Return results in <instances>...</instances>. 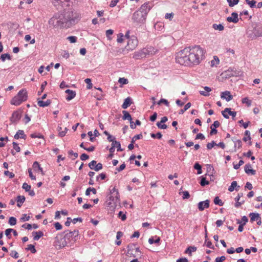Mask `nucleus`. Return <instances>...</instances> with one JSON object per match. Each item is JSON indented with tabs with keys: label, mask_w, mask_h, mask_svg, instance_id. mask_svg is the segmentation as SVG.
Returning a JSON list of instances; mask_svg holds the SVG:
<instances>
[{
	"label": "nucleus",
	"mask_w": 262,
	"mask_h": 262,
	"mask_svg": "<svg viewBox=\"0 0 262 262\" xmlns=\"http://www.w3.org/2000/svg\"><path fill=\"white\" fill-rule=\"evenodd\" d=\"M76 18L71 11H64L55 14L49 20L50 25L54 28H69L75 23Z\"/></svg>",
	"instance_id": "obj_2"
},
{
	"label": "nucleus",
	"mask_w": 262,
	"mask_h": 262,
	"mask_svg": "<svg viewBox=\"0 0 262 262\" xmlns=\"http://www.w3.org/2000/svg\"><path fill=\"white\" fill-rule=\"evenodd\" d=\"M33 169L36 172L40 171L43 174V171L42 168L40 167V165H33Z\"/></svg>",
	"instance_id": "obj_41"
},
{
	"label": "nucleus",
	"mask_w": 262,
	"mask_h": 262,
	"mask_svg": "<svg viewBox=\"0 0 262 262\" xmlns=\"http://www.w3.org/2000/svg\"><path fill=\"white\" fill-rule=\"evenodd\" d=\"M132 103V99L130 97H128L126 98L122 105V107L124 109L127 108L128 106H129Z\"/></svg>",
	"instance_id": "obj_16"
},
{
	"label": "nucleus",
	"mask_w": 262,
	"mask_h": 262,
	"mask_svg": "<svg viewBox=\"0 0 262 262\" xmlns=\"http://www.w3.org/2000/svg\"><path fill=\"white\" fill-rule=\"evenodd\" d=\"M146 18V16L144 15L142 12L139 10L136 11L132 16V19L133 21L137 24L144 23L145 21Z\"/></svg>",
	"instance_id": "obj_3"
},
{
	"label": "nucleus",
	"mask_w": 262,
	"mask_h": 262,
	"mask_svg": "<svg viewBox=\"0 0 262 262\" xmlns=\"http://www.w3.org/2000/svg\"><path fill=\"white\" fill-rule=\"evenodd\" d=\"M196 250V247L194 246H189L185 250V253H187L189 255H191L192 252H194Z\"/></svg>",
	"instance_id": "obj_25"
},
{
	"label": "nucleus",
	"mask_w": 262,
	"mask_h": 262,
	"mask_svg": "<svg viewBox=\"0 0 262 262\" xmlns=\"http://www.w3.org/2000/svg\"><path fill=\"white\" fill-rule=\"evenodd\" d=\"M7 58L9 60L11 59V57L8 53L3 54L1 55L0 59L3 61H4Z\"/></svg>",
	"instance_id": "obj_31"
},
{
	"label": "nucleus",
	"mask_w": 262,
	"mask_h": 262,
	"mask_svg": "<svg viewBox=\"0 0 262 262\" xmlns=\"http://www.w3.org/2000/svg\"><path fill=\"white\" fill-rule=\"evenodd\" d=\"M114 146L112 144V147L110 148L109 150L110 152V154L107 156V159H112L113 156V153L115 151Z\"/></svg>",
	"instance_id": "obj_46"
},
{
	"label": "nucleus",
	"mask_w": 262,
	"mask_h": 262,
	"mask_svg": "<svg viewBox=\"0 0 262 262\" xmlns=\"http://www.w3.org/2000/svg\"><path fill=\"white\" fill-rule=\"evenodd\" d=\"M26 249L27 250H30L32 253H35L36 252L35 247L33 245H28Z\"/></svg>",
	"instance_id": "obj_45"
},
{
	"label": "nucleus",
	"mask_w": 262,
	"mask_h": 262,
	"mask_svg": "<svg viewBox=\"0 0 262 262\" xmlns=\"http://www.w3.org/2000/svg\"><path fill=\"white\" fill-rule=\"evenodd\" d=\"M221 97L222 99H225L227 101H229L233 99V96L231 95L229 91H226L221 93Z\"/></svg>",
	"instance_id": "obj_9"
},
{
	"label": "nucleus",
	"mask_w": 262,
	"mask_h": 262,
	"mask_svg": "<svg viewBox=\"0 0 262 262\" xmlns=\"http://www.w3.org/2000/svg\"><path fill=\"white\" fill-rule=\"evenodd\" d=\"M51 103V101L49 99L46 101L41 100H38L37 104L40 107H45L49 106Z\"/></svg>",
	"instance_id": "obj_19"
},
{
	"label": "nucleus",
	"mask_w": 262,
	"mask_h": 262,
	"mask_svg": "<svg viewBox=\"0 0 262 262\" xmlns=\"http://www.w3.org/2000/svg\"><path fill=\"white\" fill-rule=\"evenodd\" d=\"M60 55L63 58H64L66 59L68 58L70 56L68 52L64 50L61 51V52H60Z\"/></svg>",
	"instance_id": "obj_42"
},
{
	"label": "nucleus",
	"mask_w": 262,
	"mask_h": 262,
	"mask_svg": "<svg viewBox=\"0 0 262 262\" xmlns=\"http://www.w3.org/2000/svg\"><path fill=\"white\" fill-rule=\"evenodd\" d=\"M226 259V257L224 256H222L221 257H217L215 259V262H223Z\"/></svg>",
	"instance_id": "obj_59"
},
{
	"label": "nucleus",
	"mask_w": 262,
	"mask_h": 262,
	"mask_svg": "<svg viewBox=\"0 0 262 262\" xmlns=\"http://www.w3.org/2000/svg\"><path fill=\"white\" fill-rule=\"evenodd\" d=\"M181 193H183V199L184 200L188 199L189 198L190 194H189V192L188 191H182V192L180 191L179 192L180 194H181Z\"/></svg>",
	"instance_id": "obj_37"
},
{
	"label": "nucleus",
	"mask_w": 262,
	"mask_h": 262,
	"mask_svg": "<svg viewBox=\"0 0 262 262\" xmlns=\"http://www.w3.org/2000/svg\"><path fill=\"white\" fill-rule=\"evenodd\" d=\"M102 165H89L91 169H94L96 171H98L102 168Z\"/></svg>",
	"instance_id": "obj_26"
},
{
	"label": "nucleus",
	"mask_w": 262,
	"mask_h": 262,
	"mask_svg": "<svg viewBox=\"0 0 262 262\" xmlns=\"http://www.w3.org/2000/svg\"><path fill=\"white\" fill-rule=\"evenodd\" d=\"M245 2L250 8H254L256 7V2L255 0H245Z\"/></svg>",
	"instance_id": "obj_27"
},
{
	"label": "nucleus",
	"mask_w": 262,
	"mask_h": 262,
	"mask_svg": "<svg viewBox=\"0 0 262 262\" xmlns=\"http://www.w3.org/2000/svg\"><path fill=\"white\" fill-rule=\"evenodd\" d=\"M85 82L87 84V89H90L92 88L93 84L91 82V79L86 78L84 80Z\"/></svg>",
	"instance_id": "obj_39"
},
{
	"label": "nucleus",
	"mask_w": 262,
	"mask_h": 262,
	"mask_svg": "<svg viewBox=\"0 0 262 262\" xmlns=\"http://www.w3.org/2000/svg\"><path fill=\"white\" fill-rule=\"evenodd\" d=\"M118 217H120L122 221H125L126 219V216L125 214L123 213L122 211H120L118 213Z\"/></svg>",
	"instance_id": "obj_57"
},
{
	"label": "nucleus",
	"mask_w": 262,
	"mask_h": 262,
	"mask_svg": "<svg viewBox=\"0 0 262 262\" xmlns=\"http://www.w3.org/2000/svg\"><path fill=\"white\" fill-rule=\"evenodd\" d=\"M259 214L258 213H250L249 214L250 222L252 223L254 221H257L258 217H259Z\"/></svg>",
	"instance_id": "obj_20"
},
{
	"label": "nucleus",
	"mask_w": 262,
	"mask_h": 262,
	"mask_svg": "<svg viewBox=\"0 0 262 262\" xmlns=\"http://www.w3.org/2000/svg\"><path fill=\"white\" fill-rule=\"evenodd\" d=\"M22 102H23V101L22 100H21V99L20 98V97L17 94L11 100V104H13V105H18Z\"/></svg>",
	"instance_id": "obj_15"
},
{
	"label": "nucleus",
	"mask_w": 262,
	"mask_h": 262,
	"mask_svg": "<svg viewBox=\"0 0 262 262\" xmlns=\"http://www.w3.org/2000/svg\"><path fill=\"white\" fill-rule=\"evenodd\" d=\"M69 244V242L67 241L64 236L61 237V235H60V237L59 238V236L57 235L56 237L55 246L57 249H61L66 246H68Z\"/></svg>",
	"instance_id": "obj_4"
},
{
	"label": "nucleus",
	"mask_w": 262,
	"mask_h": 262,
	"mask_svg": "<svg viewBox=\"0 0 262 262\" xmlns=\"http://www.w3.org/2000/svg\"><path fill=\"white\" fill-rule=\"evenodd\" d=\"M242 141L240 140H237L235 143H234V147L239 148L242 146Z\"/></svg>",
	"instance_id": "obj_56"
},
{
	"label": "nucleus",
	"mask_w": 262,
	"mask_h": 262,
	"mask_svg": "<svg viewBox=\"0 0 262 262\" xmlns=\"http://www.w3.org/2000/svg\"><path fill=\"white\" fill-rule=\"evenodd\" d=\"M156 125L160 129H166L167 127V126L166 124H162V123L159 122H158Z\"/></svg>",
	"instance_id": "obj_54"
},
{
	"label": "nucleus",
	"mask_w": 262,
	"mask_h": 262,
	"mask_svg": "<svg viewBox=\"0 0 262 262\" xmlns=\"http://www.w3.org/2000/svg\"><path fill=\"white\" fill-rule=\"evenodd\" d=\"M18 95L20 97L21 100L23 101H25L27 100V93L25 90L23 89L19 91V92L18 93Z\"/></svg>",
	"instance_id": "obj_14"
},
{
	"label": "nucleus",
	"mask_w": 262,
	"mask_h": 262,
	"mask_svg": "<svg viewBox=\"0 0 262 262\" xmlns=\"http://www.w3.org/2000/svg\"><path fill=\"white\" fill-rule=\"evenodd\" d=\"M200 184L202 186H204L206 185L209 184V182L208 181H206L205 178L201 177Z\"/></svg>",
	"instance_id": "obj_43"
},
{
	"label": "nucleus",
	"mask_w": 262,
	"mask_h": 262,
	"mask_svg": "<svg viewBox=\"0 0 262 262\" xmlns=\"http://www.w3.org/2000/svg\"><path fill=\"white\" fill-rule=\"evenodd\" d=\"M30 217L29 216H27V214H24L23 215L22 217L20 218V220L23 222H25L29 221Z\"/></svg>",
	"instance_id": "obj_60"
},
{
	"label": "nucleus",
	"mask_w": 262,
	"mask_h": 262,
	"mask_svg": "<svg viewBox=\"0 0 262 262\" xmlns=\"http://www.w3.org/2000/svg\"><path fill=\"white\" fill-rule=\"evenodd\" d=\"M214 203L216 205H218L220 206H222L223 205L224 203L222 202V200L220 199L219 197L216 196L214 199Z\"/></svg>",
	"instance_id": "obj_32"
},
{
	"label": "nucleus",
	"mask_w": 262,
	"mask_h": 262,
	"mask_svg": "<svg viewBox=\"0 0 262 262\" xmlns=\"http://www.w3.org/2000/svg\"><path fill=\"white\" fill-rule=\"evenodd\" d=\"M65 92L68 94V96L66 97V99L68 101H70L73 99L76 96V92L73 90L69 89L67 90Z\"/></svg>",
	"instance_id": "obj_13"
},
{
	"label": "nucleus",
	"mask_w": 262,
	"mask_h": 262,
	"mask_svg": "<svg viewBox=\"0 0 262 262\" xmlns=\"http://www.w3.org/2000/svg\"><path fill=\"white\" fill-rule=\"evenodd\" d=\"M47 81H44L41 85V88H40V91H39L38 92V95H40L41 94V93L43 91L44 89H45V86L47 85Z\"/></svg>",
	"instance_id": "obj_49"
},
{
	"label": "nucleus",
	"mask_w": 262,
	"mask_h": 262,
	"mask_svg": "<svg viewBox=\"0 0 262 262\" xmlns=\"http://www.w3.org/2000/svg\"><path fill=\"white\" fill-rule=\"evenodd\" d=\"M90 191H92V192L94 193V194H96L97 193V191H96V189L94 188H91V187H89L86 190V191H85V195H89L90 194Z\"/></svg>",
	"instance_id": "obj_35"
},
{
	"label": "nucleus",
	"mask_w": 262,
	"mask_h": 262,
	"mask_svg": "<svg viewBox=\"0 0 262 262\" xmlns=\"http://www.w3.org/2000/svg\"><path fill=\"white\" fill-rule=\"evenodd\" d=\"M8 140V137H1L0 138V141L1 142H0V147H2L5 146V143H3L4 141Z\"/></svg>",
	"instance_id": "obj_58"
},
{
	"label": "nucleus",
	"mask_w": 262,
	"mask_h": 262,
	"mask_svg": "<svg viewBox=\"0 0 262 262\" xmlns=\"http://www.w3.org/2000/svg\"><path fill=\"white\" fill-rule=\"evenodd\" d=\"M13 148L16 150V152H19L20 151V147L18 146V144L15 142H13Z\"/></svg>",
	"instance_id": "obj_61"
},
{
	"label": "nucleus",
	"mask_w": 262,
	"mask_h": 262,
	"mask_svg": "<svg viewBox=\"0 0 262 262\" xmlns=\"http://www.w3.org/2000/svg\"><path fill=\"white\" fill-rule=\"evenodd\" d=\"M122 113L123 114V116L122 117L123 120H128V121H129V122L132 120V116L128 112L126 111H123Z\"/></svg>",
	"instance_id": "obj_23"
},
{
	"label": "nucleus",
	"mask_w": 262,
	"mask_h": 262,
	"mask_svg": "<svg viewBox=\"0 0 262 262\" xmlns=\"http://www.w3.org/2000/svg\"><path fill=\"white\" fill-rule=\"evenodd\" d=\"M191 105V104L190 102L187 103L184 106V108L183 109H181L179 114H183L186 111H187L189 108L190 107Z\"/></svg>",
	"instance_id": "obj_29"
},
{
	"label": "nucleus",
	"mask_w": 262,
	"mask_h": 262,
	"mask_svg": "<svg viewBox=\"0 0 262 262\" xmlns=\"http://www.w3.org/2000/svg\"><path fill=\"white\" fill-rule=\"evenodd\" d=\"M32 234L34 235L33 239L34 241H38L41 237L43 235V233L42 231H33Z\"/></svg>",
	"instance_id": "obj_18"
},
{
	"label": "nucleus",
	"mask_w": 262,
	"mask_h": 262,
	"mask_svg": "<svg viewBox=\"0 0 262 262\" xmlns=\"http://www.w3.org/2000/svg\"><path fill=\"white\" fill-rule=\"evenodd\" d=\"M227 20L228 22L237 23L239 20L238 18V14L236 12H232L231 14V16L228 17L227 18Z\"/></svg>",
	"instance_id": "obj_11"
},
{
	"label": "nucleus",
	"mask_w": 262,
	"mask_h": 262,
	"mask_svg": "<svg viewBox=\"0 0 262 262\" xmlns=\"http://www.w3.org/2000/svg\"><path fill=\"white\" fill-rule=\"evenodd\" d=\"M220 125V122L218 121H215L211 125L210 128L211 131L210 132V135H213L216 134L217 133V130L216 129L217 127H219Z\"/></svg>",
	"instance_id": "obj_8"
},
{
	"label": "nucleus",
	"mask_w": 262,
	"mask_h": 262,
	"mask_svg": "<svg viewBox=\"0 0 262 262\" xmlns=\"http://www.w3.org/2000/svg\"><path fill=\"white\" fill-rule=\"evenodd\" d=\"M194 168L198 170V174H201L202 173L201 165H194Z\"/></svg>",
	"instance_id": "obj_55"
},
{
	"label": "nucleus",
	"mask_w": 262,
	"mask_h": 262,
	"mask_svg": "<svg viewBox=\"0 0 262 262\" xmlns=\"http://www.w3.org/2000/svg\"><path fill=\"white\" fill-rule=\"evenodd\" d=\"M64 237L67 241L69 242L70 243H73L76 239L74 238L73 236L71 235V233L68 232L64 235Z\"/></svg>",
	"instance_id": "obj_24"
},
{
	"label": "nucleus",
	"mask_w": 262,
	"mask_h": 262,
	"mask_svg": "<svg viewBox=\"0 0 262 262\" xmlns=\"http://www.w3.org/2000/svg\"><path fill=\"white\" fill-rule=\"evenodd\" d=\"M4 174L6 176H9L10 178H13L14 177V174L9 171H5Z\"/></svg>",
	"instance_id": "obj_62"
},
{
	"label": "nucleus",
	"mask_w": 262,
	"mask_h": 262,
	"mask_svg": "<svg viewBox=\"0 0 262 262\" xmlns=\"http://www.w3.org/2000/svg\"><path fill=\"white\" fill-rule=\"evenodd\" d=\"M237 185L236 181H233L231 183V185L228 188V190L230 192H232L235 189V188L237 186Z\"/></svg>",
	"instance_id": "obj_33"
},
{
	"label": "nucleus",
	"mask_w": 262,
	"mask_h": 262,
	"mask_svg": "<svg viewBox=\"0 0 262 262\" xmlns=\"http://www.w3.org/2000/svg\"><path fill=\"white\" fill-rule=\"evenodd\" d=\"M205 51L200 46L186 47L177 53V61L182 65L198 64L204 58Z\"/></svg>",
	"instance_id": "obj_1"
},
{
	"label": "nucleus",
	"mask_w": 262,
	"mask_h": 262,
	"mask_svg": "<svg viewBox=\"0 0 262 262\" xmlns=\"http://www.w3.org/2000/svg\"><path fill=\"white\" fill-rule=\"evenodd\" d=\"M138 41L135 36H132L127 41L128 49L133 50L138 45Z\"/></svg>",
	"instance_id": "obj_6"
},
{
	"label": "nucleus",
	"mask_w": 262,
	"mask_h": 262,
	"mask_svg": "<svg viewBox=\"0 0 262 262\" xmlns=\"http://www.w3.org/2000/svg\"><path fill=\"white\" fill-rule=\"evenodd\" d=\"M209 207V201L207 200L205 201L200 202L198 204V208L200 211H203L205 208H208Z\"/></svg>",
	"instance_id": "obj_10"
},
{
	"label": "nucleus",
	"mask_w": 262,
	"mask_h": 262,
	"mask_svg": "<svg viewBox=\"0 0 262 262\" xmlns=\"http://www.w3.org/2000/svg\"><path fill=\"white\" fill-rule=\"evenodd\" d=\"M150 136L152 138H157L159 139H160L162 137V135L160 132H158L157 134L151 133L150 134Z\"/></svg>",
	"instance_id": "obj_40"
},
{
	"label": "nucleus",
	"mask_w": 262,
	"mask_h": 262,
	"mask_svg": "<svg viewBox=\"0 0 262 262\" xmlns=\"http://www.w3.org/2000/svg\"><path fill=\"white\" fill-rule=\"evenodd\" d=\"M176 262H188V260L185 257H183L178 259Z\"/></svg>",
	"instance_id": "obj_64"
},
{
	"label": "nucleus",
	"mask_w": 262,
	"mask_h": 262,
	"mask_svg": "<svg viewBox=\"0 0 262 262\" xmlns=\"http://www.w3.org/2000/svg\"><path fill=\"white\" fill-rule=\"evenodd\" d=\"M21 117V112L20 111H16L13 112L10 121L12 123L16 124Z\"/></svg>",
	"instance_id": "obj_5"
},
{
	"label": "nucleus",
	"mask_w": 262,
	"mask_h": 262,
	"mask_svg": "<svg viewBox=\"0 0 262 262\" xmlns=\"http://www.w3.org/2000/svg\"><path fill=\"white\" fill-rule=\"evenodd\" d=\"M216 145V144L215 143V142L214 141H212L211 142L208 143L207 144V148L208 149H210Z\"/></svg>",
	"instance_id": "obj_52"
},
{
	"label": "nucleus",
	"mask_w": 262,
	"mask_h": 262,
	"mask_svg": "<svg viewBox=\"0 0 262 262\" xmlns=\"http://www.w3.org/2000/svg\"><path fill=\"white\" fill-rule=\"evenodd\" d=\"M13 231V229L9 228L5 230V234L8 237V238H10L11 237V233Z\"/></svg>",
	"instance_id": "obj_48"
},
{
	"label": "nucleus",
	"mask_w": 262,
	"mask_h": 262,
	"mask_svg": "<svg viewBox=\"0 0 262 262\" xmlns=\"http://www.w3.org/2000/svg\"><path fill=\"white\" fill-rule=\"evenodd\" d=\"M25 197L24 195H18L16 199V201L17 202V206L20 207L22 204L25 202Z\"/></svg>",
	"instance_id": "obj_22"
},
{
	"label": "nucleus",
	"mask_w": 262,
	"mask_h": 262,
	"mask_svg": "<svg viewBox=\"0 0 262 262\" xmlns=\"http://www.w3.org/2000/svg\"><path fill=\"white\" fill-rule=\"evenodd\" d=\"M151 8V7L149 5V3H145L141 6L138 10L142 12L144 15L147 16Z\"/></svg>",
	"instance_id": "obj_7"
},
{
	"label": "nucleus",
	"mask_w": 262,
	"mask_h": 262,
	"mask_svg": "<svg viewBox=\"0 0 262 262\" xmlns=\"http://www.w3.org/2000/svg\"><path fill=\"white\" fill-rule=\"evenodd\" d=\"M148 52L147 49H143L142 50H141L140 52H138V53L136 54L135 56L137 58H144L146 56V55Z\"/></svg>",
	"instance_id": "obj_17"
},
{
	"label": "nucleus",
	"mask_w": 262,
	"mask_h": 262,
	"mask_svg": "<svg viewBox=\"0 0 262 262\" xmlns=\"http://www.w3.org/2000/svg\"><path fill=\"white\" fill-rule=\"evenodd\" d=\"M245 172L248 174L254 175L255 174L256 171L251 167V165H245L244 167Z\"/></svg>",
	"instance_id": "obj_12"
},
{
	"label": "nucleus",
	"mask_w": 262,
	"mask_h": 262,
	"mask_svg": "<svg viewBox=\"0 0 262 262\" xmlns=\"http://www.w3.org/2000/svg\"><path fill=\"white\" fill-rule=\"evenodd\" d=\"M26 136L23 130H19L15 135L14 138L16 139H18L19 138L25 139Z\"/></svg>",
	"instance_id": "obj_21"
},
{
	"label": "nucleus",
	"mask_w": 262,
	"mask_h": 262,
	"mask_svg": "<svg viewBox=\"0 0 262 262\" xmlns=\"http://www.w3.org/2000/svg\"><path fill=\"white\" fill-rule=\"evenodd\" d=\"M9 223L10 225L13 226L16 224V219L14 217H10L9 220Z\"/></svg>",
	"instance_id": "obj_44"
},
{
	"label": "nucleus",
	"mask_w": 262,
	"mask_h": 262,
	"mask_svg": "<svg viewBox=\"0 0 262 262\" xmlns=\"http://www.w3.org/2000/svg\"><path fill=\"white\" fill-rule=\"evenodd\" d=\"M242 102L247 104L248 106H250L251 104V101L249 100L247 97L244 98L242 99Z\"/></svg>",
	"instance_id": "obj_53"
},
{
	"label": "nucleus",
	"mask_w": 262,
	"mask_h": 262,
	"mask_svg": "<svg viewBox=\"0 0 262 262\" xmlns=\"http://www.w3.org/2000/svg\"><path fill=\"white\" fill-rule=\"evenodd\" d=\"M142 134H140L139 135H137L136 136H135L132 139V143H135V141L137 140H139V139H140L142 138Z\"/></svg>",
	"instance_id": "obj_38"
},
{
	"label": "nucleus",
	"mask_w": 262,
	"mask_h": 262,
	"mask_svg": "<svg viewBox=\"0 0 262 262\" xmlns=\"http://www.w3.org/2000/svg\"><path fill=\"white\" fill-rule=\"evenodd\" d=\"M118 82L121 84H125L128 83V80L125 78H120Z\"/></svg>",
	"instance_id": "obj_50"
},
{
	"label": "nucleus",
	"mask_w": 262,
	"mask_h": 262,
	"mask_svg": "<svg viewBox=\"0 0 262 262\" xmlns=\"http://www.w3.org/2000/svg\"><path fill=\"white\" fill-rule=\"evenodd\" d=\"M220 60L219 58L216 56H214L213 57V59L211 61V67H213L216 64L219 63Z\"/></svg>",
	"instance_id": "obj_30"
},
{
	"label": "nucleus",
	"mask_w": 262,
	"mask_h": 262,
	"mask_svg": "<svg viewBox=\"0 0 262 262\" xmlns=\"http://www.w3.org/2000/svg\"><path fill=\"white\" fill-rule=\"evenodd\" d=\"M156 237V239L155 240L154 239L153 237H151L149 238L148 242L150 244H159L160 241V238L159 237Z\"/></svg>",
	"instance_id": "obj_28"
},
{
	"label": "nucleus",
	"mask_w": 262,
	"mask_h": 262,
	"mask_svg": "<svg viewBox=\"0 0 262 262\" xmlns=\"http://www.w3.org/2000/svg\"><path fill=\"white\" fill-rule=\"evenodd\" d=\"M112 144L114 146L115 148V147H117V151H121L122 150V149L121 148L120 143L119 142H118L117 141H113Z\"/></svg>",
	"instance_id": "obj_36"
},
{
	"label": "nucleus",
	"mask_w": 262,
	"mask_h": 262,
	"mask_svg": "<svg viewBox=\"0 0 262 262\" xmlns=\"http://www.w3.org/2000/svg\"><path fill=\"white\" fill-rule=\"evenodd\" d=\"M212 27L214 29L220 31L223 30L224 28V26L222 24L217 25L214 24L213 25Z\"/></svg>",
	"instance_id": "obj_34"
},
{
	"label": "nucleus",
	"mask_w": 262,
	"mask_h": 262,
	"mask_svg": "<svg viewBox=\"0 0 262 262\" xmlns=\"http://www.w3.org/2000/svg\"><path fill=\"white\" fill-rule=\"evenodd\" d=\"M71 43H75L76 42L77 37L76 36H70L67 38Z\"/></svg>",
	"instance_id": "obj_51"
},
{
	"label": "nucleus",
	"mask_w": 262,
	"mask_h": 262,
	"mask_svg": "<svg viewBox=\"0 0 262 262\" xmlns=\"http://www.w3.org/2000/svg\"><path fill=\"white\" fill-rule=\"evenodd\" d=\"M123 34L122 33H120L118 34V38H117V42H119V43H121L122 41H123Z\"/></svg>",
	"instance_id": "obj_63"
},
{
	"label": "nucleus",
	"mask_w": 262,
	"mask_h": 262,
	"mask_svg": "<svg viewBox=\"0 0 262 262\" xmlns=\"http://www.w3.org/2000/svg\"><path fill=\"white\" fill-rule=\"evenodd\" d=\"M22 188L25 190V191L26 192L27 191H30V190L31 189V186L28 185L27 183H24L23 184V186H22Z\"/></svg>",
	"instance_id": "obj_47"
}]
</instances>
